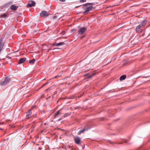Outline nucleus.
<instances>
[{"label": "nucleus", "mask_w": 150, "mask_h": 150, "mask_svg": "<svg viewBox=\"0 0 150 150\" xmlns=\"http://www.w3.org/2000/svg\"><path fill=\"white\" fill-rule=\"evenodd\" d=\"M4 44L2 42V38L0 37V53L2 50Z\"/></svg>", "instance_id": "6e6552de"}, {"label": "nucleus", "mask_w": 150, "mask_h": 150, "mask_svg": "<svg viewBox=\"0 0 150 150\" xmlns=\"http://www.w3.org/2000/svg\"><path fill=\"white\" fill-rule=\"evenodd\" d=\"M7 16L6 14H4L1 16V17L2 18H5Z\"/></svg>", "instance_id": "6ab92c4d"}, {"label": "nucleus", "mask_w": 150, "mask_h": 150, "mask_svg": "<svg viewBox=\"0 0 150 150\" xmlns=\"http://www.w3.org/2000/svg\"><path fill=\"white\" fill-rule=\"evenodd\" d=\"M60 1L62 2H64L65 1V0H59Z\"/></svg>", "instance_id": "b1692460"}, {"label": "nucleus", "mask_w": 150, "mask_h": 150, "mask_svg": "<svg viewBox=\"0 0 150 150\" xmlns=\"http://www.w3.org/2000/svg\"><path fill=\"white\" fill-rule=\"evenodd\" d=\"M28 5L30 7H32L35 6V2L34 1H33L31 4H28Z\"/></svg>", "instance_id": "ddd939ff"}, {"label": "nucleus", "mask_w": 150, "mask_h": 150, "mask_svg": "<svg viewBox=\"0 0 150 150\" xmlns=\"http://www.w3.org/2000/svg\"><path fill=\"white\" fill-rule=\"evenodd\" d=\"M78 7V6H76V7Z\"/></svg>", "instance_id": "bb28decb"}, {"label": "nucleus", "mask_w": 150, "mask_h": 150, "mask_svg": "<svg viewBox=\"0 0 150 150\" xmlns=\"http://www.w3.org/2000/svg\"><path fill=\"white\" fill-rule=\"evenodd\" d=\"M126 78V75H123L121 76L120 78V80L121 81H122L125 80Z\"/></svg>", "instance_id": "9b49d317"}, {"label": "nucleus", "mask_w": 150, "mask_h": 150, "mask_svg": "<svg viewBox=\"0 0 150 150\" xmlns=\"http://www.w3.org/2000/svg\"><path fill=\"white\" fill-rule=\"evenodd\" d=\"M10 79L8 77H6L4 81L0 83L1 86L6 85L10 82Z\"/></svg>", "instance_id": "7ed1b4c3"}, {"label": "nucleus", "mask_w": 150, "mask_h": 150, "mask_svg": "<svg viewBox=\"0 0 150 150\" xmlns=\"http://www.w3.org/2000/svg\"><path fill=\"white\" fill-rule=\"evenodd\" d=\"M75 30L74 29H72L71 30V32H73V31H74Z\"/></svg>", "instance_id": "393cba45"}, {"label": "nucleus", "mask_w": 150, "mask_h": 150, "mask_svg": "<svg viewBox=\"0 0 150 150\" xmlns=\"http://www.w3.org/2000/svg\"><path fill=\"white\" fill-rule=\"evenodd\" d=\"M33 117H36V114L34 115H33Z\"/></svg>", "instance_id": "5701e85b"}, {"label": "nucleus", "mask_w": 150, "mask_h": 150, "mask_svg": "<svg viewBox=\"0 0 150 150\" xmlns=\"http://www.w3.org/2000/svg\"><path fill=\"white\" fill-rule=\"evenodd\" d=\"M91 127L88 126H87L84 127L82 129L80 130L78 133V135H80L83 132H84L87 131L88 130L90 129Z\"/></svg>", "instance_id": "20e7f679"}, {"label": "nucleus", "mask_w": 150, "mask_h": 150, "mask_svg": "<svg viewBox=\"0 0 150 150\" xmlns=\"http://www.w3.org/2000/svg\"><path fill=\"white\" fill-rule=\"evenodd\" d=\"M74 140L76 144H80V139L78 137H74Z\"/></svg>", "instance_id": "0eeeda50"}, {"label": "nucleus", "mask_w": 150, "mask_h": 150, "mask_svg": "<svg viewBox=\"0 0 150 150\" xmlns=\"http://www.w3.org/2000/svg\"><path fill=\"white\" fill-rule=\"evenodd\" d=\"M96 74V73H93L92 74H91V75H90L89 76V77H88V79H89V78H91V77H92V76H94Z\"/></svg>", "instance_id": "dca6fc26"}, {"label": "nucleus", "mask_w": 150, "mask_h": 150, "mask_svg": "<svg viewBox=\"0 0 150 150\" xmlns=\"http://www.w3.org/2000/svg\"><path fill=\"white\" fill-rule=\"evenodd\" d=\"M65 43L63 42H60L59 43H57L56 45V46H59L61 45H62L64 44Z\"/></svg>", "instance_id": "4468645a"}, {"label": "nucleus", "mask_w": 150, "mask_h": 150, "mask_svg": "<svg viewBox=\"0 0 150 150\" xmlns=\"http://www.w3.org/2000/svg\"><path fill=\"white\" fill-rule=\"evenodd\" d=\"M147 23V21L145 20L142 21L141 23L137 26L135 29V31L138 33H141L142 31V28H144Z\"/></svg>", "instance_id": "f257e3e1"}, {"label": "nucleus", "mask_w": 150, "mask_h": 150, "mask_svg": "<svg viewBox=\"0 0 150 150\" xmlns=\"http://www.w3.org/2000/svg\"><path fill=\"white\" fill-rule=\"evenodd\" d=\"M93 7L92 6H91L88 7H83L82 8L86 10L83 12H82V13L84 15H86L88 14L89 13V10L93 8Z\"/></svg>", "instance_id": "f03ea898"}, {"label": "nucleus", "mask_w": 150, "mask_h": 150, "mask_svg": "<svg viewBox=\"0 0 150 150\" xmlns=\"http://www.w3.org/2000/svg\"><path fill=\"white\" fill-rule=\"evenodd\" d=\"M59 111H58L55 114V116H57L59 113Z\"/></svg>", "instance_id": "aec40b11"}, {"label": "nucleus", "mask_w": 150, "mask_h": 150, "mask_svg": "<svg viewBox=\"0 0 150 150\" xmlns=\"http://www.w3.org/2000/svg\"><path fill=\"white\" fill-rule=\"evenodd\" d=\"M26 60V58L25 57L21 58L18 62V64H20L23 63Z\"/></svg>", "instance_id": "9d476101"}, {"label": "nucleus", "mask_w": 150, "mask_h": 150, "mask_svg": "<svg viewBox=\"0 0 150 150\" xmlns=\"http://www.w3.org/2000/svg\"><path fill=\"white\" fill-rule=\"evenodd\" d=\"M96 74V73H93L92 74H91V75H90L89 76V77H88V79H89V78H91V77H92V76H94Z\"/></svg>", "instance_id": "f3484780"}, {"label": "nucleus", "mask_w": 150, "mask_h": 150, "mask_svg": "<svg viewBox=\"0 0 150 150\" xmlns=\"http://www.w3.org/2000/svg\"><path fill=\"white\" fill-rule=\"evenodd\" d=\"M40 15L41 16H42V17H44L48 16V14L47 13V11H43L42 12H41L40 13Z\"/></svg>", "instance_id": "1a4fd4ad"}, {"label": "nucleus", "mask_w": 150, "mask_h": 150, "mask_svg": "<svg viewBox=\"0 0 150 150\" xmlns=\"http://www.w3.org/2000/svg\"><path fill=\"white\" fill-rule=\"evenodd\" d=\"M87 74H85V75H87Z\"/></svg>", "instance_id": "a878e982"}, {"label": "nucleus", "mask_w": 150, "mask_h": 150, "mask_svg": "<svg viewBox=\"0 0 150 150\" xmlns=\"http://www.w3.org/2000/svg\"><path fill=\"white\" fill-rule=\"evenodd\" d=\"M94 3H86V4H84L83 6H87L88 5H94Z\"/></svg>", "instance_id": "a211bd4d"}, {"label": "nucleus", "mask_w": 150, "mask_h": 150, "mask_svg": "<svg viewBox=\"0 0 150 150\" xmlns=\"http://www.w3.org/2000/svg\"><path fill=\"white\" fill-rule=\"evenodd\" d=\"M87 29V27L81 28L78 31V33L79 35H82L85 32Z\"/></svg>", "instance_id": "39448f33"}, {"label": "nucleus", "mask_w": 150, "mask_h": 150, "mask_svg": "<svg viewBox=\"0 0 150 150\" xmlns=\"http://www.w3.org/2000/svg\"><path fill=\"white\" fill-rule=\"evenodd\" d=\"M32 113L31 110H29L26 113L25 118L26 119H28L30 117V115Z\"/></svg>", "instance_id": "423d86ee"}, {"label": "nucleus", "mask_w": 150, "mask_h": 150, "mask_svg": "<svg viewBox=\"0 0 150 150\" xmlns=\"http://www.w3.org/2000/svg\"><path fill=\"white\" fill-rule=\"evenodd\" d=\"M35 61V59H33L32 60H30L29 61V63L30 64H33L34 63Z\"/></svg>", "instance_id": "2eb2a0df"}, {"label": "nucleus", "mask_w": 150, "mask_h": 150, "mask_svg": "<svg viewBox=\"0 0 150 150\" xmlns=\"http://www.w3.org/2000/svg\"><path fill=\"white\" fill-rule=\"evenodd\" d=\"M17 8L16 7V6L14 5H12L11 6V8L13 10H14V11L16 10V9Z\"/></svg>", "instance_id": "f8f14e48"}, {"label": "nucleus", "mask_w": 150, "mask_h": 150, "mask_svg": "<svg viewBox=\"0 0 150 150\" xmlns=\"http://www.w3.org/2000/svg\"><path fill=\"white\" fill-rule=\"evenodd\" d=\"M86 1V0H80V2H84Z\"/></svg>", "instance_id": "412c9836"}, {"label": "nucleus", "mask_w": 150, "mask_h": 150, "mask_svg": "<svg viewBox=\"0 0 150 150\" xmlns=\"http://www.w3.org/2000/svg\"><path fill=\"white\" fill-rule=\"evenodd\" d=\"M57 43H56L55 42V43H54L53 44V46H56V45Z\"/></svg>", "instance_id": "4be33fe9"}]
</instances>
